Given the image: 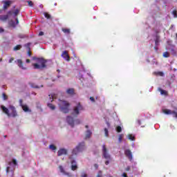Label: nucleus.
I'll return each mask as SVG.
<instances>
[{
  "label": "nucleus",
  "instance_id": "obj_24",
  "mask_svg": "<svg viewBox=\"0 0 177 177\" xmlns=\"http://www.w3.org/2000/svg\"><path fill=\"white\" fill-rule=\"evenodd\" d=\"M160 92L161 95H165V96H168V91L160 88Z\"/></svg>",
  "mask_w": 177,
  "mask_h": 177
},
{
  "label": "nucleus",
  "instance_id": "obj_32",
  "mask_svg": "<svg viewBox=\"0 0 177 177\" xmlns=\"http://www.w3.org/2000/svg\"><path fill=\"white\" fill-rule=\"evenodd\" d=\"M96 177H103V172L102 171H99Z\"/></svg>",
  "mask_w": 177,
  "mask_h": 177
},
{
  "label": "nucleus",
  "instance_id": "obj_21",
  "mask_svg": "<svg viewBox=\"0 0 177 177\" xmlns=\"http://www.w3.org/2000/svg\"><path fill=\"white\" fill-rule=\"evenodd\" d=\"M17 62L18 66H19L21 68H22L23 70H26V68H24V66H23L24 64H23V61H21V59H17Z\"/></svg>",
  "mask_w": 177,
  "mask_h": 177
},
{
  "label": "nucleus",
  "instance_id": "obj_16",
  "mask_svg": "<svg viewBox=\"0 0 177 177\" xmlns=\"http://www.w3.org/2000/svg\"><path fill=\"white\" fill-rule=\"evenodd\" d=\"M8 24H9L10 27L15 28V27H16V26H17V24H19V19L17 18L16 22L13 20H10V21H9Z\"/></svg>",
  "mask_w": 177,
  "mask_h": 177
},
{
  "label": "nucleus",
  "instance_id": "obj_37",
  "mask_svg": "<svg viewBox=\"0 0 177 177\" xmlns=\"http://www.w3.org/2000/svg\"><path fill=\"white\" fill-rule=\"evenodd\" d=\"M128 138L129 139V140H135V137L132 136V134H129L128 136Z\"/></svg>",
  "mask_w": 177,
  "mask_h": 177
},
{
  "label": "nucleus",
  "instance_id": "obj_13",
  "mask_svg": "<svg viewBox=\"0 0 177 177\" xmlns=\"http://www.w3.org/2000/svg\"><path fill=\"white\" fill-rule=\"evenodd\" d=\"M19 102H20L21 107L22 108L24 111H25V113H27L28 111H31V110H30V108H28V106L27 105L23 104L22 100H20Z\"/></svg>",
  "mask_w": 177,
  "mask_h": 177
},
{
  "label": "nucleus",
  "instance_id": "obj_5",
  "mask_svg": "<svg viewBox=\"0 0 177 177\" xmlns=\"http://www.w3.org/2000/svg\"><path fill=\"white\" fill-rule=\"evenodd\" d=\"M102 157L103 158H105V160H106V161L105 162V165H109V164H110V160H111V156L109 153V151L106 147V145H102Z\"/></svg>",
  "mask_w": 177,
  "mask_h": 177
},
{
  "label": "nucleus",
  "instance_id": "obj_17",
  "mask_svg": "<svg viewBox=\"0 0 177 177\" xmlns=\"http://www.w3.org/2000/svg\"><path fill=\"white\" fill-rule=\"evenodd\" d=\"M3 9L4 10H6V9H8V8H9V6H10V5H12V1H3Z\"/></svg>",
  "mask_w": 177,
  "mask_h": 177
},
{
  "label": "nucleus",
  "instance_id": "obj_18",
  "mask_svg": "<svg viewBox=\"0 0 177 177\" xmlns=\"http://www.w3.org/2000/svg\"><path fill=\"white\" fill-rule=\"evenodd\" d=\"M29 85L31 86V88H34L35 89H39V88H44V85L41 84V86H38L33 82H29Z\"/></svg>",
  "mask_w": 177,
  "mask_h": 177
},
{
  "label": "nucleus",
  "instance_id": "obj_2",
  "mask_svg": "<svg viewBox=\"0 0 177 177\" xmlns=\"http://www.w3.org/2000/svg\"><path fill=\"white\" fill-rule=\"evenodd\" d=\"M33 60H36V64H32L35 70H41V68H46V60L44 58H37L33 57Z\"/></svg>",
  "mask_w": 177,
  "mask_h": 177
},
{
  "label": "nucleus",
  "instance_id": "obj_45",
  "mask_svg": "<svg viewBox=\"0 0 177 177\" xmlns=\"http://www.w3.org/2000/svg\"><path fill=\"white\" fill-rule=\"evenodd\" d=\"M13 60H15L14 57H11L9 60V63H12L13 62Z\"/></svg>",
  "mask_w": 177,
  "mask_h": 177
},
{
  "label": "nucleus",
  "instance_id": "obj_33",
  "mask_svg": "<svg viewBox=\"0 0 177 177\" xmlns=\"http://www.w3.org/2000/svg\"><path fill=\"white\" fill-rule=\"evenodd\" d=\"M163 57H169V53L167 51L163 53Z\"/></svg>",
  "mask_w": 177,
  "mask_h": 177
},
{
  "label": "nucleus",
  "instance_id": "obj_29",
  "mask_svg": "<svg viewBox=\"0 0 177 177\" xmlns=\"http://www.w3.org/2000/svg\"><path fill=\"white\" fill-rule=\"evenodd\" d=\"M20 49H21V45H17L14 47V50H20Z\"/></svg>",
  "mask_w": 177,
  "mask_h": 177
},
{
  "label": "nucleus",
  "instance_id": "obj_11",
  "mask_svg": "<svg viewBox=\"0 0 177 177\" xmlns=\"http://www.w3.org/2000/svg\"><path fill=\"white\" fill-rule=\"evenodd\" d=\"M124 156L129 158V161H132L133 156L132 155V151H131V149H126L124 151Z\"/></svg>",
  "mask_w": 177,
  "mask_h": 177
},
{
  "label": "nucleus",
  "instance_id": "obj_20",
  "mask_svg": "<svg viewBox=\"0 0 177 177\" xmlns=\"http://www.w3.org/2000/svg\"><path fill=\"white\" fill-rule=\"evenodd\" d=\"M66 93L73 96V95H75V92L74 91V88H68L66 90Z\"/></svg>",
  "mask_w": 177,
  "mask_h": 177
},
{
  "label": "nucleus",
  "instance_id": "obj_40",
  "mask_svg": "<svg viewBox=\"0 0 177 177\" xmlns=\"http://www.w3.org/2000/svg\"><path fill=\"white\" fill-rule=\"evenodd\" d=\"M19 12H20V10H18V9H17V10H15L14 15H15V16H17V15H19Z\"/></svg>",
  "mask_w": 177,
  "mask_h": 177
},
{
  "label": "nucleus",
  "instance_id": "obj_43",
  "mask_svg": "<svg viewBox=\"0 0 177 177\" xmlns=\"http://www.w3.org/2000/svg\"><path fill=\"white\" fill-rule=\"evenodd\" d=\"M90 100H91L93 103H95V97H90Z\"/></svg>",
  "mask_w": 177,
  "mask_h": 177
},
{
  "label": "nucleus",
  "instance_id": "obj_38",
  "mask_svg": "<svg viewBox=\"0 0 177 177\" xmlns=\"http://www.w3.org/2000/svg\"><path fill=\"white\" fill-rule=\"evenodd\" d=\"M49 149H50V150H56V146H55L54 145H50L49 146Z\"/></svg>",
  "mask_w": 177,
  "mask_h": 177
},
{
  "label": "nucleus",
  "instance_id": "obj_27",
  "mask_svg": "<svg viewBox=\"0 0 177 177\" xmlns=\"http://www.w3.org/2000/svg\"><path fill=\"white\" fill-rule=\"evenodd\" d=\"M30 45H31V44L28 43V55L29 57H31V48H30Z\"/></svg>",
  "mask_w": 177,
  "mask_h": 177
},
{
  "label": "nucleus",
  "instance_id": "obj_48",
  "mask_svg": "<svg viewBox=\"0 0 177 177\" xmlns=\"http://www.w3.org/2000/svg\"><path fill=\"white\" fill-rule=\"evenodd\" d=\"M156 45H158V39H156L155 41Z\"/></svg>",
  "mask_w": 177,
  "mask_h": 177
},
{
  "label": "nucleus",
  "instance_id": "obj_55",
  "mask_svg": "<svg viewBox=\"0 0 177 177\" xmlns=\"http://www.w3.org/2000/svg\"><path fill=\"white\" fill-rule=\"evenodd\" d=\"M0 62H2V59H0Z\"/></svg>",
  "mask_w": 177,
  "mask_h": 177
},
{
  "label": "nucleus",
  "instance_id": "obj_8",
  "mask_svg": "<svg viewBox=\"0 0 177 177\" xmlns=\"http://www.w3.org/2000/svg\"><path fill=\"white\" fill-rule=\"evenodd\" d=\"M84 110V107H82V105H81V103H78L76 106L73 107V111L72 112V115H74L75 118L78 117L80 115V111Z\"/></svg>",
  "mask_w": 177,
  "mask_h": 177
},
{
  "label": "nucleus",
  "instance_id": "obj_46",
  "mask_svg": "<svg viewBox=\"0 0 177 177\" xmlns=\"http://www.w3.org/2000/svg\"><path fill=\"white\" fill-rule=\"evenodd\" d=\"M129 169H131V167L129 166H128L126 169L125 171H127V172H128V171H129Z\"/></svg>",
  "mask_w": 177,
  "mask_h": 177
},
{
  "label": "nucleus",
  "instance_id": "obj_14",
  "mask_svg": "<svg viewBox=\"0 0 177 177\" xmlns=\"http://www.w3.org/2000/svg\"><path fill=\"white\" fill-rule=\"evenodd\" d=\"M59 169L61 174H63V175H66V176H71V174H70L69 172L66 171V170H64V167H63V166L59 165Z\"/></svg>",
  "mask_w": 177,
  "mask_h": 177
},
{
  "label": "nucleus",
  "instance_id": "obj_19",
  "mask_svg": "<svg viewBox=\"0 0 177 177\" xmlns=\"http://www.w3.org/2000/svg\"><path fill=\"white\" fill-rule=\"evenodd\" d=\"M57 154L59 156L66 155V154H67V151L65 149H60L58 151Z\"/></svg>",
  "mask_w": 177,
  "mask_h": 177
},
{
  "label": "nucleus",
  "instance_id": "obj_50",
  "mask_svg": "<svg viewBox=\"0 0 177 177\" xmlns=\"http://www.w3.org/2000/svg\"><path fill=\"white\" fill-rule=\"evenodd\" d=\"M122 176H123V177H128V176H127L125 173H123V174H122Z\"/></svg>",
  "mask_w": 177,
  "mask_h": 177
},
{
  "label": "nucleus",
  "instance_id": "obj_54",
  "mask_svg": "<svg viewBox=\"0 0 177 177\" xmlns=\"http://www.w3.org/2000/svg\"><path fill=\"white\" fill-rule=\"evenodd\" d=\"M2 12V10H0V13Z\"/></svg>",
  "mask_w": 177,
  "mask_h": 177
},
{
  "label": "nucleus",
  "instance_id": "obj_25",
  "mask_svg": "<svg viewBox=\"0 0 177 177\" xmlns=\"http://www.w3.org/2000/svg\"><path fill=\"white\" fill-rule=\"evenodd\" d=\"M44 17H46V19H52L50 14H49L48 12H44Z\"/></svg>",
  "mask_w": 177,
  "mask_h": 177
},
{
  "label": "nucleus",
  "instance_id": "obj_31",
  "mask_svg": "<svg viewBox=\"0 0 177 177\" xmlns=\"http://www.w3.org/2000/svg\"><path fill=\"white\" fill-rule=\"evenodd\" d=\"M122 138H124V134L119 135L118 140L120 143L122 142Z\"/></svg>",
  "mask_w": 177,
  "mask_h": 177
},
{
  "label": "nucleus",
  "instance_id": "obj_22",
  "mask_svg": "<svg viewBox=\"0 0 177 177\" xmlns=\"http://www.w3.org/2000/svg\"><path fill=\"white\" fill-rule=\"evenodd\" d=\"M91 136H92V131H91V130H87L86 131L85 139H89L91 138Z\"/></svg>",
  "mask_w": 177,
  "mask_h": 177
},
{
  "label": "nucleus",
  "instance_id": "obj_12",
  "mask_svg": "<svg viewBox=\"0 0 177 177\" xmlns=\"http://www.w3.org/2000/svg\"><path fill=\"white\" fill-rule=\"evenodd\" d=\"M12 11H8V15H0V20L1 21H6V20H8V19H9V16H10V15H12Z\"/></svg>",
  "mask_w": 177,
  "mask_h": 177
},
{
  "label": "nucleus",
  "instance_id": "obj_1",
  "mask_svg": "<svg viewBox=\"0 0 177 177\" xmlns=\"http://www.w3.org/2000/svg\"><path fill=\"white\" fill-rule=\"evenodd\" d=\"M1 109L3 110L4 114H6L8 117H17V111H16V108L14 106L10 105L8 109L5 106L1 105ZM9 110L11 111V113H9Z\"/></svg>",
  "mask_w": 177,
  "mask_h": 177
},
{
  "label": "nucleus",
  "instance_id": "obj_23",
  "mask_svg": "<svg viewBox=\"0 0 177 177\" xmlns=\"http://www.w3.org/2000/svg\"><path fill=\"white\" fill-rule=\"evenodd\" d=\"M153 74L155 75H159V77H164V73L161 71L154 72Z\"/></svg>",
  "mask_w": 177,
  "mask_h": 177
},
{
  "label": "nucleus",
  "instance_id": "obj_53",
  "mask_svg": "<svg viewBox=\"0 0 177 177\" xmlns=\"http://www.w3.org/2000/svg\"><path fill=\"white\" fill-rule=\"evenodd\" d=\"M85 128L88 129V128H89V126L86 125V126H85Z\"/></svg>",
  "mask_w": 177,
  "mask_h": 177
},
{
  "label": "nucleus",
  "instance_id": "obj_6",
  "mask_svg": "<svg viewBox=\"0 0 177 177\" xmlns=\"http://www.w3.org/2000/svg\"><path fill=\"white\" fill-rule=\"evenodd\" d=\"M85 150V142H82L78 144V145L72 151V156L71 157H73V156H77L79 153H81V151H84Z\"/></svg>",
  "mask_w": 177,
  "mask_h": 177
},
{
  "label": "nucleus",
  "instance_id": "obj_3",
  "mask_svg": "<svg viewBox=\"0 0 177 177\" xmlns=\"http://www.w3.org/2000/svg\"><path fill=\"white\" fill-rule=\"evenodd\" d=\"M59 107L60 111L65 114L70 112V103L67 101L59 100Z\"/></svg>",
  "mask_w": 177,
  "mask_h": 177
},
{
  "label": "nucleus",
  "instance_id": "obj_30",
  "mask_svg": "<svg viewBox=\"0 0 177 177\" xmlns=\"http://www.w3.org/2000/svg\"><path fill=\"white\" fill-rule=\"evenodd\" d=\"M170 52H171V55H173V56H176V50L175 49L171 48L170 50Z\"/></svg>",
  "mask_w": 177,
  "mask_h": 177
},
{
  "label": "nucleus",
  "instance_id": "obj_26",
  "mask_svg": "<svg viewBox=\"0 0 177 177\" xmlns=\"http://www.w3.org/2000/svg\"><path fill=\"white\" fill-rule=\"evenodd\" d=\"M62 31L64 34H70V29L68 28H62Z\"/></svg>",
  "mask_w": 177,
  "mask_h": 177
},
{
  "label": "nucleus",
  "instance_id": "obj_36",
  "mask_svg": "<svg viewBox=\"0 0 177 177\" xmlns=\"http://www.w3.org/2000/svg\"><path fill=\"white\" fill-rule=\"evenodd\" d=\"M116 131H117V132H118V133L121 132V131H122V128H121V126H118V127H116Z\"/></svg>",
  "mask_w": 177,
  "mask_h": 177
},
{
  "label": "nucleus",
  "instance_id": "obj_15",
  "mask_svg": "<svg viewBox=\"0 0 177 177\" xmlns=\"http://www.w3.org/2000/svg\"><path fill=\"white\" fill-rule=\"evenodd\" d=\"M62 57H63L67 62H70V55H68V52L64 50L62 54Z\"/></svg>",
  "mask_w": 177,
  "mask_h": 177
},
{
  "label": "nucleus",
  "instance_id": "obj_42",
  "mask_svg": "<svg viewBox=\"0 0 177 177\" xmlns=\"http://www.w3.org/2000/svg\"><path fill=\"white\" fill-rule=\"evenodd\" d=\"M81 177H88V174L83 173L82 174Z\"/></svg>",
  "mask_w": 177,
  "mask_h": 177
},
{
  "label": "nucleus",
  "instance_id": "obj_10",
  "mask_svg": "<svg viewBox=\"0 0 177 177\" xmlns=\"http://www.w3.org/2000/svg\"><path fill=\"white\" fill-rule=\"evenodd\" d=\"M69 159L71 160V169L72 171H77L78 169V165H77V161L73 158V156H70Z\"/></svg>",
  "mask_w": 177,
  "mask_h": 177
},
{
  "label": "nucleus",
  "instance_id": "obj_49",
  "mask_svg": "<svg viewBox=\"0 0 177 177\" xmlns=\"http://www.w3.org/2000/svg\"><path fill=\"white\" fill-rule=\"evenodd\" d=\"M138 125H142V122L140 120H138Z\"/></svg>",
  "mask_w": 177,
  "mask_h": 177
},
{
  "label": "nucleus",
  "instance_id": "obj_52",
  "mask_svg": "<svg viewBox=\"0 0 177 177\" xmlns=\"http://www.w3.org/2000/svg\"><path fill=\"white\" fill-rule=\"evenodd\" d=\"M31 61L30 60V59H26V63H30Z\"/></svg>",
  "mask_w": 177,
  "mask_h": 177
},
{
  "label": "nucleus",
  "instance_id": "obj_34",
  "mask_svg": "<svg viewBox=\"0 0 177 177\" xmlns=\"http://www.w3.org/2000/svg\"><path fill=\"white\" fill-rule=\"evenodd\" d=\"M27 2L28 6H30V8H32V6H34V3H32L31 1H28Z\"/></svg>",
  "mask_w": 177,
  "mask_h": 177
},
{
  "label": "nucleus",
  "instance_id": "obj_9",
  "mask_svg": "<svg viewBox=\"0 0 177 177\" xmlns=\"http://www.w3.org/2000/svg\"><path fill=\"white\" fill-rule=\"evenodd\" d=\"M162 111L167 115L173 114V117H174V118H177V108H175V111H171V109H162Z\"/></svg>",
  "mask_w": 177,
  "mask_h": 177
},
{
  "label": "nucleus",
  "instance_id": "obj_4",
  "mask_svg": "<svg viewBox=\"0 0 177 177\" xmlns=\"http://www.w3.org/2000/svg\"><path fill=\"white\" fill-rule=\"evenodd\" d=\"M16 165H17V161L16 159H12V162H8V166L6 168V173L9 174V172H11L12 176L15 175V168H16Z\"/></svg>",
  "mask_w": 177,
  "mask_h": 177
},
{
  "label": "nucleus",
  "instance_id": "obj_44",
  "mask_svg": "<svg viewBox=\"0 0 177 177\" xmlns=\"http://www.w3.org/2000/svg\"><path fill=\"white\" fill-rule=\"evenodd\" d=\"M94 167L95 169H97L99 168V165L98 164H95Z\"/></svg>",
  "mask_w": 177,
  "mask_h": 177
},
{
  "label": "nucleus",
  "instance_id": "obj_7",
  "mask_svg": "<svg viewBox=\"0 0 177 177\" xmlns=\"http://www.w3.org/2000/svg\"><path fill=\"white\" fill-rule=\"evenodd\" d=\"M66 122H68V125L72 127V128H74V125H80V124H81V120H80V119H76L74 120V118L70 115L66 117Z\"/></svg>",
  "mask_w": 177,
  "mask_h": 177
},
{
  "label": "nucleus",
  "instance_id": "obj_56",
  "mask_svg": "<svg viewBox=\"0 0 177 177\" xmlns=\"http://www.w3.org/2000/svg\"><path fill=\"white\" fill-rule=\"evenodd\" d=\"M4 138H6V136H5Z\"/></svg>",
  "mask_w": 177,
  "mask_h": 177
},
{
  "label": "nucleus",
  "instance_id": "obj_47",
  "mask_svg": "<svg viewBox=\"0 0 177 177\" xmlns=\"http://www.w3.org/2000/svg\"><path fill=\"white\" fill-rule=\"evenodd\" d=\"M39 37L44 35V32H39Z\"/></svg>",
  "mask_w": 177,
  "mask_h": 177
},
{
  "label": "nucleus",
  "instance_id": "obj_51",
  "mask_svg": "<svg viewBox=\"0 0 177 177\" xmlns=\"http://www.w3.org/2000/svg\"><path fill=\"white\" fill-rule=\"evenodd\" d=\"M0 32H3V28H0Z\"/></svg>",
  "mask_w": 177,
  "mask_h": 177
},
{
  "label": "nucleus",
  "instance_id": "obj_28",
  "mask_svg": "<svg viewBox=\"0 0 177 177\" xmlns=\"http://www.w3.org/2000/svg\"><path fill=\"white\" fill-rule=\"evenodd\" d=\"M48 107H49V109L51 110H55V109H56V106H55V105L53 104H48Z\"/></svg>",
  "mask_w": 177,
  "mask_h": 177
},
{
  "label": "nucleus",
  "instance_id": "obj_39",
  "mask_svg": "<svg viewBox=\"0 0 177 177\" xmlns=\"http://www.w3.org/2000/svg\"><path fill=\"white\" fill-rule=\"evenodd\" d=\"M104 132H105V136H109V129H107L106 128H105L104 129Z\"/></svg>",
  "mask_w": 177,
  "mask_h": 177
},
{
  "label": "nucleus",
  "instance_id": "obj_35",
  "mask_svg": "<svg viewBox=\"0 0 177 177\" xmlns=\"http://www.w3.org/2000/svg\"><path fill=\"white\" fill-rule=\"evenodd\" d=\"M2 97H3V100H8V95H6V94L5 93H3Z\"/></svg>",
  "mask_w": 177,
  "mask_h": 177
},
{
  "label": "nucleus",
  "instance_id": "obj_41",
  "mask_svg": "<svg viewBox=\"0 0 177 177\" xmlns=\"http://www.w3.org/2000/svg\"><path fill=\"white\" fill-rule=\"evenodd\" d=\"M172 14L174 15V17H177V12L176 10H174L172 12Z\"/></svg>",
  "mask_w": 177,
  "mask_h": 177
}]
</instances>
